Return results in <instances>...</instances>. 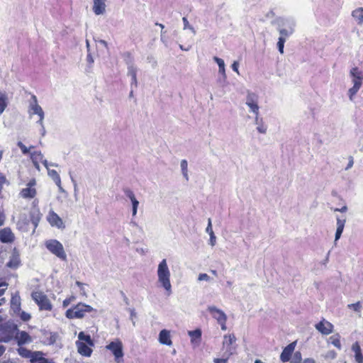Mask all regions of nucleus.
I'll use <instances>...</instances> for the list:
<instances>
[{"label":"nucleus","instance_id":"1","mask_svg":"<svg viewBox=\"0 0 363 363\" xmlns=\"http://www.w3.org/2000/svg\"><path fill=\"white\" fill-rule=\"evenodd\" d=\"M158 282L167 291V295L172 294V285L170 282V271L167 266V259H163L158 264L157 268Z\"/></svg>","mask_w":363,"mask_h":363},{"label":"nucleus","instance_id":"2","mask_svg":"<svg viewBox=\"0 0 363 363\" xmlns=\"http://www.w3.org/2000/svg\"><path fill=\"white\" fill-rule=\"evenodd\" d=\"M350 77L352 79L353 86L348 90V96L350 101L353 100V97L358 92L362 85L363 72L355 67L351 69Z\"/></svg>","mask_w":363,"mask_h":363},{"label":"nucleus","instance_id":"3","mask_svg":"<svg viewBox=\"0 0 363 363\" xmlns=\"http://www.w3.org/2000/svg\"><path fill=\"white\" fill-rule=\"evenodd\" d=\"M96 312V310L91 306L83 303H79L74 306L67 310L65 315L69 319L82 318L86 313Z\"/></svg>","mask_w":363,"mask_h":363},{"label":"nucleus","instance_id":"4","mask_svg":"<svg viewBox=\"0 0 363 363\" xmlns=\"http://www.w3.org/2000/svg\"><path fill=\"white\" fill-rule=\"evenodd\" d=\"M17 331L18 326L15 323L10 321L3 323L0 327V342H10L14 338Z\"/></svg>","mask_w":363,"mask_h":363},{"label":"nucleus","instance_id":"5","mask_svg":"<svg viewBox=\"0 0 363 363\" xmlns=\"http://www.w3.org/2000/svg\"><path fill=\"white\" fill-rule=\"evenodd\" d=\"M45 245L46 248L57 257L63 261L67 259V255L64 247L60 241L55 239L48 240L45 242Z\"/></svg>","mask_w":363,"mask_h":363},{"label":"nucleus","instance_id":"6","mask_svg":"<svg viewBox=\"0 0 363 363\" xmlns=\"http://www.w3.org/2000/svg\"><path fill=\"white\" fill-rule=\"evenodd\" d=\"M31 296L36 304L39 306L40 310L50 311L52 309V304L43 292L33 291Z\"/></svg>","mask_w":363,"mask_h":363},{"label":"nucleus","instance_id":"7","mask_svg":"<svg viewBox=\"0 0 363 363\" xmlns=\"http://www.w3.org/2000/svg\"><path fill=\"white\" fill-rule=\"evenodd\" d=\"M295 23L293 20L289 19H281L279 21L278 30L280 34V37H284L285 39L289 37L294 32Z\"/></svg>","mask_w":363,"mask_h":363},{"label":"nucleus","instance_id":"8","mask_svg":"<svg viewBox=\"0 0 363 363\" xmlns=\"http://www.w3.org/2000/svg\"><path fill=\"white\" fill-rule=\"evenodd\" d=\"M106 347L114 355L115 360L117 362H120L124 355L122 342L117 339L115 341L111 342Z\"/></svg>","mask_w":363,"mask_h":363},{"label":"nucleus","instance_id":"9","mask_svg":"<svg viewBox=\"0 0 363 363\" xmlns=\"http://www.w3.org/2000/svg\"><path fill=\"white\" fill-rule=\"evenodd\" d=\"M208 311L212 315L213 318L217 320L218 323L220 325L221 330H226L225 322H226L227 317H226V315L225 314V313L223 311L217 308L216 306H209L208 308Z\"/></svg>","mask_w":363,"mask_h":363},{"label":"nucleus","instance_id":"10","mask_svg":"<svg viewBox=\"0 0 363 363\" xmlns=\"http://www.w3.org/2000/svg\"><path fill=\"white\" fill-rule=\"evenodd\" d=\"M246 105L250 108V111L255 115L259 114L258 96L255 93L247 91L246 97Z\"/></svg>","mask_w":363,"mask_h":363},{"label":"nucleus","instance_id":"11","mask_svg":"<svg viewBox=\"0 0 363 363\" xmlns=\"http://www.w3.org/2000/svg\"><path fill=\"white\" fill-rule=\"evenodd\" d=\"M123 191L124 192L125 196L128 198L132 203V215L135 216L137 214L138 208L139 206V201L135 198V194L133 191L129 188H123Z\"/></svg>","mask_w":363,"mask_h":363},{"label":"nucleus","instance_id":"12","mask_svg":"<svg viewBox=\"0 0 363 363\" xmlns=\"http://www.w3.org/2000/svg\"><path fill=\"white\" fill-rule=\"evenodd\" d=\"M14 339L16 340L18 346H22L32 342V338L27 332L20 331L18 329L15 334Z\"/></svg>","mask_w":363,"mask_h":363},{"label":"nucleus","instance_id":"13","mask_svg":"<svg viewBox=\"0 0 363 363\" xmlns=\"http://www.w3.org/2000/svg\"><path fill=\"white\" fill-rule=\"evenodd\" d=\"M296 345V342H293L288 345L282 351L280 355V359L283 362H287L292 357V353Z\"/></svg>","mask_w":363,"mask_h":363},{"label":"nucleus","instance_id":"14","mask_svg":"<svg viewBox=\"0 0 363 363\" xmlns=\"http://www.w3.org/2000/svg\"><path fill=\"white\" fill-rule=\"evenodd\" d=\"M315 328L323 335H327L333 332V325L330 322L323 320L315 325Z\"/></svg>","mask_w":363,"mask_h":363},{"label":"nucleus","instance_id":"15","mask_svg":"<svg viewBox=\"0 0 363 363\" xmlns=\"http://www.w3.org/2000/svg\"><path fill=\"white\" fill-rule=\"evenodd\" d=\"M15 240L14 234L10 228H4L0 230V241L3 243H11Z\"/></svg>","mask_w":363,"mask_h":363},{"label":"nucleus","instance_id":"16","mask_svg":"<svg viewBox=\"0 0 363 363\" xmlns=\"http://www.w3.org/2000/svg\"><path fill=\"white\" fill-rule=\"evenodd\" d=\"M48 222L52 226H55L58 228H64L65 225L61 218L54 211H50L48 218Z\"/></svg>","mask_w":363,"mask_h":363},{"label":"nucleus","instance_id":"17","mask_svg":"<svg viewBox=\"0 0 363 363\" xmlns=\"http://www.w3.org/2000/svg\"><path fill=\"white\" fill-rule=\"evenodd\" d=\"M106 0H93L92 10L96 15H103L106 12Z\"/></svg>","mask_w":363,"mask_h":363},{"label":"nucleus","instance_id":"18","mask_svg":"<svg viewBox=\"0 0 363 363\" xmlns=\"http://www.w3.org/2000/svg\"><path fill=\"white\" fill-rule=\"evenodd\" d=\"M31 99L33 102L30 104V110L32 111L33 114L38 115L41 118H44V111L41 106L38 104L37 97L35 95H32Z\"/></svg>","mask_w":363,"mask_h":363},{"label":"nucleus","instance_id":"19","mask_svg":"<svg viewBox=\"0 0 363 363\" xmlns=\"http://www.w3.org/2000/svg\"><path fill=\"white\" fill-rule=\"evenodd\" d=\"M236 338L233 334L231 335H225L224 336L223 345L226 347V351L228 353V356L231 355L235 350V348H233L231 345L235 342Z\"/></svg>","mask_w":363,"mask_h":363},{"label":"nucleus","instance_id":"20","mask_svg":"<svg viewBox=\"0 0 363 363\" xmlns=\"http://www.w3.org/2000/svg\"><path fill=\"white\" fill-rule=\"evenodd\" d=\"M158 340L162 345L167 346H171L172 345L170 332L166 329H163L160 332Z\"/></svg>","mask_w":363,"mask_h":363},{"label":"nucleus","instance_id":"21","mask_svg":"<svg viewBox=\"0 0 363 363\" xmlns=\"http://www.w3.org/2000/svg\"><path fill=\"white\" fill-rule=\"evenodd\" d=\"M76 345L78 350V352L84 356V357H90L92 353V350L90 348L91 346L88 345L87 344L81 342V341H77Z\"/></svg>","mask_w":363,"mask_h":363},{"label":"nucleus","instance_id":"22","mask_svg":"<svg viewBox=\"0 0 363 363\" xmlns=\"http://www.w3.org/2000/svg\"><path fill=\"white\" fill-rule=\"evenodd\" d=\"M337 220V229L335 235V242H336L341 237L343 232L346 219L345 218H340V217L336 218Z\"/></svg>","mask_w":363,"mask_h":363},{"label":"nucleus","instance_id":"23","mask_svg":"<svg viewBox=\"0 0 363 363\" xmlns=\"http://www.w3.org/2000/svg\"><path fill=\"white\" fill-rule=\"evenodd\" d=\"M48 174L52 179L56 185L59 187V189L61 191H63L64 190L61 186V179L57 171L55 169H48Z\"/></svg>","mask_w":363,"mask_h":363},{"label":"nucleus","instance_id":"24","mask_svg":"<svg viewBox=\"0 0 363 363\" xmlns=\"http://www.w3.org/2000/svg\"><path fill=\"white\" fill-rule=\"evenodd\" d=\"M213 60L218 64L219 70L218 72L220 75H223V79L224 82H226V74H225V62L224 60L221 58H219L218 57H213Z\"/></svg>","mask_w":363,"mask_h":363},{"label":"nucleus","instance_id":"25","mask_svg":"<svg viewBox=\"0 0 363 363\" xmlns=\"http://www.w3.org/2000/svg\"><path fill=\"white\" fill-rule=\"evenodd\" d=\"M352 350L354 352L355 360L357 363H363V355L362 354L361 348L358 342H355L352 346Z\"/></svg>","mask_w":363,"mask_h":363},{"label":"nucleus","instance_id":"26","mask_svg":"<svg viewBox=\"0 0 363 363\" xmlns=\"http://www.w3.org/2000/svg\"><path fill=\"white\" fill-rule=\"evenodd\" d=\"M35 189L34 188L28 186L25 189H23L21 191V196L25 199H32L35 197Z\"/></svg>","mask_w":363,"mask_h":363},{"label":"nucleus","instance_id":"27","mask_svg":"<svg viewBox=\"0 0 363 363\" xmlns=\"http://www.w3.org/2000/svg\"><path fill=\"white\" fill-rule=\"evenodd\" d=\"M352 17L355 19L358 25L363 23V8H358L352 13Z\"/></svg>","mask_w":363,"mask_h":363},{"label":"nucleus","instance_id":"28","mask_svg":"<svg viewBox=\"0 0 363 363\" xmlns=\"http://www.w3.org/2000/svg\"><path fill=\"white\" fill-rule=\"evenodd\" d=\"M255 123L257 125V130L259 133L264 134L267 132V126L264 124L262 118L256 115Z\"/></svg>","mask_w":363,"mask_h":363},{"label":"nucleus","instance_id":"29","mask_svg":"<svg viewBox=\"0 0 363 363\" xmlns=\"http://www.w3.org/2000/svg\"><path fill=\"white\" fill-rule=\"evenodd\" d=\"M78 341H84L86 344L89 346H94V342L89 335L85 334L84 332H80L78 335Z\"/></svg>","mask_w":363,"mask_h":363},{"label":"nucleus","instance_id":"30","mask_svg":"<svg viewBox=\"0 0 363 363\" xmlns=\"http://www.w3.org/2000/svg\"><path fill=\"white\" fill-rule=\"evenodd\" d=\"M8 98L5 93L0 92V116L3 113L8 105Z\"/></svg>","mask_w":363,"mask_h":363},{"label":"nucleus","instance_id":"31","mask_svg":"<svg viewBox=\"0 0 363 363\" xmlns=\"http://www.w3.org/2000/svg\"><path fill=\"white\" fill-rule=\"evenodd\" d=\"M330 340L333 345H334L337 349L341 350L342 345L340 343V335L338 333L332 335L330 337Z\"/></svg>","mask_w":363,"mask_h":363},{"label":"nucleus","instance_id":"32","mask_svg":"<svg viewBox=\"0 0 363 363\" xmlns=\"http://www.w3.org/2000/svg\"><path fill=\"white\" fill-rule=\"evenodd\" d=\"M128 65V75L130 76V77H137V67L133 65V63L130 61L127 62Z\"/></svg>","mask_w":363,"mask_h":363},{"label":"nucleus","instance_id":"33","mask_svg":"<svg viewBox=\"0 0 363 363\" xmlns=\"http://www.w3.org/2000/svg\"><path fill=\"white\" fill-rule=\"evenodd\" d=\"M17 351L18 354L24 358H29L32 354V352L30 350L22 346H19V348L17 350Z\"/></svg>","mask_w":363,"mask_h":363},{"label":"nucleus","instance_id":"34","mask_svg":"<svg viewBox=\"0 0 363 363\" xmlns=\"http://www.w3.org/2000/svg\"><path fill=\"white\" fill-rule=\"evenodd\" d=\"M181 169L182 174L184 177L186 179V181L189 180V176H188V162L186 160H182L181 161Z\"/></svg>","mask_w":363,"mask_h":363},{"label":"nucleus","instance_id":"35","mask_svg":"<svg viewBox=\"0 0 363 363\" xmlns=\"http://www.w3.org/2000/svg\"><path fill=\"white\" fill-rule=\"evenodd\" d=\"M30 159L32 162H40L43 159V155L40 151L30 152Z\"/></svg>","mask_w":363,"mask_h":363},{"label":"nucleus","instance_id":"36","mask_svg":"<svg viewBox=\"0 0 363 363\" xmlns=\"http://www.w3.org/2000/svg\"><path fill=\"white\" fill-rule=\"evenodd\" d=\"M43 352H32L31 356L29 357L31 363L38 362L39 359L42 358Z\"/></svg>","mask_w":363,"mask_h":363},{"label":"nucleus","instance_id":"37","mask_svg":"<svg viewBox=\"0 0 363 363\" xmlns=\"http://www.w3.org/2000/svg\"><path fill=\"white\" fill-rule=\"evenodd\" d=\"M290 359L291 363H302L301 353L299 351L295 352Z\"/></svg>","mask_w":363,"mask_h":363},{"label":"nucleus","instance_id":"38","mask_svg":"<svg viewBox=\"0 0 363 363\" xmlns=\"http://www.w3.org/2000/svg\"><path fill=\"white\" fill-rule=\"evenodd\" d=\"M18 147L21 149L23 155H27L30 152V149H33L34 146L31 145L27 147L22 142L19 141L17 143Z\"/></svg>","mask_w":363,"mask_h":363},{"label":"nucleus","instance_id":"39","mask_svg":"<svg viewBox=\"0 0 363 363\" xmlns=\"http://www.w3.org/2000/svg\"><path fill=\"white\" fill-rule=\"evenodd\" d=\"M188 334L191 338L200 339L201 337V330L200 329L189 330Z\"/></svg>","mask_w":363,"mask_h":363},{"label":"nucleus","instance_id":"40","mask_svg":"<svg viewBox=\"0 0 363 363\" xmlns=\"http://www.w3.org/2000/svg\"><path fill=\"white\" fill-rule=\"evenodd\" d=\"M286 42V39L284 37H279V40L277 42V48L279 52L281 54L284 53V43Z\"/></svg>","mask_w":363,"mask_h":363},{"label":"nucleus","instance_id":"41","mask_svg":"<svg viewBox=\"0 0 363 363\" xmlns=\"http://www.w3.org/2000/svg\"><path fill=\"white\" fill-rule=\"evenodd\" d=\"M182 21L184 23V29H189L194 34H196V30L193 26L189 25V21L186 17L182 18Z\"/></svg>","mask_w":363,"mask_h":363},{"label":"nucleus","instance_id":"42","mask_svg":"<svg viewBox=\"0 0 363 363\" xmlns=\"http://www.w3.org/2000/svg\"><path fill=\"white\" fill-rule=\"evenodd\" d=\"M86 61L89 63V65H88V67L86 69V71L89 72H90V69L92 67V64L94 62V58L89 52H88L87 56H86Z\"/></svg>","mask_w":363,"mask_h":363},{"label":"nucleus","instance_id":"43","mask_svg":"<svg viewBox=\"0 0 363 363\" xmlns=\"http://www.w3.org/2000/svg\"><path fill=\"white\" fill-rule=\"evenodd\" d=\"M11 303L13 308L16 307V308H18L20 307V297L13 296L11 298Z\"/></svg>","mask_w":363,"mask_h":363},{"label":"nucleus","instance_id":"44","mask_svg":"<svg viewBox=\"0 0 363 363\" xmlns=\"http://www.w3.org/2000/svg\"><path fill=\"white\" fill-rule=\"evenodd\" d=\"M348 308L354 310L356 312H359L361 308V304L360 302H357L355 303H351L348 305Z\"/></svg>","mask_w":363,"mask_h":363},{"label":"nucleus","instance_id":"45","mask_svg":"<svg viewBox=\"0 0 363 363\" xmlns=\"http://www.w3.org/2000/svg\"><path fill=\"white\" fill-rule=\"evenodd\" d=\"M30 218H31L32 223L33 224L34 227L36 228L38 224V222H39V220H40V217L38 216V215H37L35 216H34L33 213H31L30 214Z\"/></svg>","mask_w":363,"mask_h":363},{"label":"nucleus","instance_id":"46","mask_svg":"<svg viewBox=\"0 0 363 363\" xmlns=\"http://www.w3.org/2000/svg\"><path fill=\"white\" fill-rule=\"evenodd\" d=\"M21 319L23 321H28L30 319V315L25 311H22L20 314Z\"/></svg>","mask_w":363,"mask_h":363},{"label":"nucleus","instance_id":"47","mask_svg":"<svg viewBox=\"0 0 363 363\" xmlns=\"http://www.w3.org/2000/svg\"><path fill=\"white\" fill-rule=\"evenodd\" d=\"M211 279L210 277L205 273L200 274L198 277L199 281H209Z\"/></svg>","mask_w":363,"mask_h":363},{"label":"nucleus","instance_id":"48","mask_svg":"<svg viewBox=\"0 0 363 363\" xmlns=\"http://www.w3.org/2000/svg\"><path fill=\"white\" fill-rule=\"evenodd\" d=\"M206 232L208 233V235H211V233H214L212 229V223L211 218H208V225L206 228Z\"/></svg>","mask_w":363,"mask_h":363},{"label":"nucleus","instance_id":"49","mask_svg":"<svg viewBox=\"0 0 363 363\" xmlns=\"http://www.w3.org/2000/svg\"><path fill=\"white\" fill-rule=\"evenodd\" d=\"M210 235L209 244L211 246H214L216 245V237L214 233H211V235Z\"/></svg>","mask_w":363,"mask_h":363},{"label":"nucleus","instance_id":"50","mask_svg":"<svg viewBox=\"0 0 363 363\" xmlns=\"http://www.w3.org/2000/svg\"><path fill=\"white\" fill-rule=\"evenodd\" d=\"M228 357H229V356L228 354L225 358H221V359L215 358L213 359V362H214V363H228L227 362H228Z\"/></svg>","mask_w":363,"mask_h":363},{"label":"nucleus","instance_id":"51","mask_svg":"<svg viewBox=\"0 0 363 363\" xmlns=\"http://www.w3.org/2000/svg\"><path fill=\"white\" fill-rule=\"evenodd\" d=\"M56 339H57L56 335L55 333H50V337L48 340V343L50 345L54 344L56 342Z\"/></svg>","mask_w":363,"mask_h":363},{"label":"nucleus","instance_id":"52","mask_svg":"<svg viewBox=\"0 0 363 363\" xmlns=\"http://www.w3.org/2000/svg\"><path fill=\"white\" fill-rule=\"evenodd\" d=\"M40 162L43 164V165L47 168L48 170L50 169L48 168L49 165H51V166H53V167H57V164H54V163L49 164L47 160H43V159Z\"/></svg>","mask_w":363,"mask_h":363},{"label":"nucleus","instance_id":"53","mask_svg":"<svg viewBox=\"0 0 363 363\" xmlns=\"http://www.w3.org/2000/svg\"><path fill=\"white\" fill-rule=\"evenodd\" d=\"M238 67H239V63L236 61H235L233 64H232V69L234 71V72H236L238 74H239V71H238Z\"/></svg>","mask_w":363,"mask_h":363},{"label":"nucleus","instance_id":"54","mask_svg":"<svg viewBox=\"0 0 363 363\" xmlns=\"http://www.w3.org/2000/svg\"><path fill=\"white\" fill-rule=\"evenodd\" d=\"M121 296H122V297H123V301H124V303H125V305H129V304H130L129 299H128V298L126 296V295L125 294V293H124L123 291H121Z\"/></svg>","mask_w":363,"mask_h":363},{"label":"nucleus","instance_id":"55","mask_svg":"<svg viewBox=\"0 0 363 363\" xmlns=\"http://www.w3.org/2000/svg\"><path fill=\"white\" fill-rule=\"evenodd\" d=\"M38 363H54L52 361H50L49 359L42 357V358L39 359V361Z\"/></svg>","mask_w":363,"mask_h":363},{"label":"nucleus","instance_id":"56","mask_svg":"<svg viewBox=\"0 0 363 363\" xmlns=\"http://www.w3.org/2000/svg\"><path fill=\"white\" fill-rule=\"evenodd\" d=\"M133 85L135 86L138 85L137 77H131L130 86H133Z\"/></svg>","mask_w":363,"mask_h":363},{"label":"nucleus","instance_id":"57","mask_svg":"<svg viewBox=\"0 0 363 363\" xmlns=\"http://www.w3.org/2000/svg\"><path fill=\"white\" fill-rule=\"evenodd\" d=\"M335 211H339V212H341V213H345L347 211V206H342V208H335L334 210Z\"/></svg>","mask_w":363,"mask_h":363},{"label":"nucleus","instance_id":"58","mask_svg":"<svg viewBox=\"0 0 363 363\" xmlns=\"http://www.w3.org/2000/svg\"><path fill=\"white\" fill-rule=\"evenodd\" d=\"M128 311L130 313V318L133 319V318L136 317V313L135 311L134 308H128Z\"/></svg>","mask_w":363,"mask_h":363},{"label":"nucleus","instance_id":"59","mask_svg":"<svg viewBox=\"0 0 363 363\" xmlns=\"http://www.w3.org/2000/svg\"><path fill=\"white\" fill-rule=\"evenodd\" d=\"M353 163H354L353 162V159H352V157H351V159L350 160V161H349V162H348L345 169L347 170V169H350L352 167Z\"/></svg>","mask_w":363,"mask_h":363},{"label":"nucleus","instance_id":"60","mask_svg":"<svg viewBox=\"0 0 363 363\" xmlns=\"http://www.w3.org/2000/svg\"><path fill=\"white\" fill-rule=\"evenodd\" d=\"M302 363H315V362L312 358H306L302 362Z\"/></svg>","mask_w":363,"mask_h":363},{"label":"nucleus","instance_id":"61","mask_svg":"<svg viewBox=\"0 0 363 363\" xmlns=\"http://www.w3.org/2000/svg\"><path fill=\"white\" fill-rule=\"evenodd\" d=\"M5 220V216L4 213L0 214V226L3 225Z\"/></svg>","mask_w":363,"mask_h":363},{"label":"nucleus","instance_id":"62","mask_svg":"<svg viewBox=\"0 0 363 363\" xmlns=\"http://www.w3.org/2000/svg\"><path fill=\"white\" fill-rule=\"evenodd\" d=\"M70 301H71L70 298H66L65 300H64V301H63V306L64 307H67L69 304Z\"/></svg>","mask_w":363,"mask_h":363},{"label":"nucleus","instance_id":"63","mask_svg":"<svg viewBox=\"0 0 363 363\" xmlns=\"http://www.w3.org/2000/svg\"><path fill=\"white\" fill-rule=\"evenodd\" d=\"M166 33V31H164V30H161V35H160V40L161 41H162L163 43L165 42V39H164V33Z\"/></svg>","mask_w":363,"mask_h":363},{"label":"nucleus","instance_id":"64","mask_svg":"<svg viewBox=\"0 0 363 363\" xmlns=\"http://www.w3.org/2000/svg\"><path fill=\"white\" fill-rule=\"evenodd\" d=\"M99 43L101 45H103L104 47L108 48V43L104 40H99Z\"/></svg>","mask_w":363,"mask_h":363}]
</instances>
